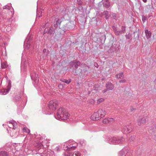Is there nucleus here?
Masks as SVG:
<instances>
[{"instance_id": "f257e3e1", "label": "nucleus", "mask_w": 156, "mask_h": 156, "mask_svg": "<svg viewBox=\"0 0 156 156\" xmlns=\"http://www.w3.org/2000/svg\"><path fill=\"white\" fill-rule=\"evenodd\" d=\"M69 115L65 108H60L58 110L55 117L59 120H66L69 119Z\"/></svg>"}, {"instance_id": "f03ea898", "label": "nucleus", "mask_w": 156, "mask_h": 156, "mask_svg": "<svg viewBox=\"0 0 156 156\" xmlns=\"http://www.w3.org/2000/svg\"><path fill=\"white\" fill-rule=\"evenodd\" d=\"M106 113L104 110L99 109L91 115V119L94 121L98 120L104 117Z\"/></svg>"}, {"instance_id": "7ed1b4c3", "label": "nucleus", "mask_w": 156, "mask_h": 156, "mask_svg": "<svg viewBox=\"0 0 156 156\" xmlns=\"http://www.w3.org/2000/svg\"><path fill=\"white\" fill-rule=\"evenodd\" d=\"M74 25L71 22L66 20H63L62 23V29L65 32L73 29Z\"/></svg>"}, {"instance_id": "20e7f679", "label": "nucleus", "mask_w": 156, "mask_h": 156, "mask_svg": "<svg viewBox=\"0 0 156 156\" xmlns=\"http://www.w3.org/2000/svg\"><path fill=\"white\" fill-rule=\"evenodd\" d=\"M58 101L55 100H51L48 104V107L49 111L48 114H51V113L54 111L56 109L58 105Z\"/></svg>"}, {"instance_id": "39448f33", "label": "nucleus", "mask_w": 156, "mask_h": 156, "mask_svg": "<svg viewBox=\"0 0 156 156\" xmlns=\"http://www.w3.org/2000/svg\"><path fill=\"white\" fill-rule=\"evenodd\" d=\"M109 143H112L113 144L122 143L124 142V138L122 137H113L108 139Z\"/></svg>"}, {"instance_id": "423d86ee", "label": "nucleus", "mask_w": 156, "mask_h": 156, "mask_svg": "<svg viewBox=\"0 0 156 156\" xmlns=\"http://www.w3.org/2000/svg\"><path fill=\"white\" fill-rule=\"evenodd\" d=\"M133 126L130 124L129 125L126 126L122 129V131L124 133H128L133 131Z\"/></svg>"}, {"instance_id": "0eeeda50", "label": "nucleus", "mask_w": 156, "mask_h": 156, "mask_svg": "<svg viewBox=\"0 0 156 156\" xmlns=\"http://www.w3.org/2000/svg\"><path fill=\"white\" fill-rule=\"evenodd\" d=\"M81 63L79 61L74 60L70 62L69 64V65L71 67L73 68V69L78 68V67L80 65Z\"/></svg>"}, {"instance_id": "6e6552de", "label": "nucleus", "mask_w": 156, "mask_h": 156, "mask_svg": "<svg viewBox=\"0 0 156 156\" xmlns=\"http://www.w3.org/2000/svg\"><path fill=\"white\" fill-rule=\"evenodd\" d=\"M55 32V29L53 27H47L46 28L44 31V34H54Z\"/></svg>"}, {"instance_id": "1a4fd4ad", "label": "nucleus", "mask_w": 156, "mask_h": 156, "mask_svg": "<svg viewBox=\"0 0 156 156\" xmlns=\"http://www.w3.org/2000/svg\"><path fill=\"white\" fill-rule=\"evenodd\" d=\"M148 120V119L146 116L144 117L143 118L140 117L137 121L138 122V125L140 126L143 124L146 123Z\"/></svg>"}, {"instance_id": "9d476101", "label": "nucleus", "mask_w": 156, "mask_h": 156, "mask_svg": "<svg viewBox=\"0 0 156 156\" xmlns=\"http://www.w3.org/2000/svg\"><path fill=\"white\" fill-rule=\"evenodd\" d=\"M105 87L108 90H112L114 88V85L110 82H108L106 84Z\"/></svg>"}, {"instance_id": "9b49d317", "label": "nucleus", "mask_w": 156, "mask_h": 156, "mask_svg": "<svg viewBox=\"0 0 156 156\" xmlns=\"http://www.w3.org/2000/svg\"><path fill=\"white\" fill-rule=\"evenodd\" d=\"M126 31V27L125 26H122L121 27V30H117L115 34L117 36H119L122 34L124 33Z\"/></svg>"}, {"instance_id": "f8f14e48", "label": "nucleus", "mask_w": 156, "mask_h": 156, "mask_svg": "<svg viewBox=\"0 0 156 156\" xmlns=\"http://www.w3.org/2000/svg\"><path fill=\"white\" fill-rule=\"evenodd\" d=\"M110 0H102L103 1V5L104 7L108 9L109 7L110 6Z\"/></svg>"}, {"instance_id": "ddd939ff", "label": "nucleus", "mask_w": 156, "mask_h": 156, "mask_svg": "<svg viewBox=\"0 0 156 156\" xmlns=\"http://www.w3.org/2000/svg\"><path fill=\"white\" fill-rule=\"evenodd\" d=\"M63 20L62 18L61 19H56L55 21L54 22V23L58 24L59 28L62 29V23L63 22Z\"/></svg>"}, {"instance_id": "4468645a", "label": "nucleus", "mask_w": 156, "mask_h": 156, "mask_svg": "<svg viewBox=\"0 0 156 156\" xmlns=\"http://www.w3.org/2000/svg\"><path fill=\"white\" fill-rule=\"evenodd\" d=\"M111 12H109L107 11H104L103 12V14L105 16V18L106 20H108L109 18L111 16Z\"/></svg>"}, {"instance_id": "2eb2a0df", "label": "nucleus", "mask_w": 156, "mask_h": 156, "mask_svg": "<svg viewBox=\"0 0 156 156\" xmlns=\"http://www.w3.org/2000/svg\"><path fill=\"white\" fill-rule=\"evenodd\" d=\"M82 72V69L80 68H76L74 70H73V72L74 73V74L76 75H80Z\"/></svg>"}, {"instance_id": "dca6fc26", "label": "nucleus", "mask_w": 156, "mask_h": 156, "mask_svg": "<svg viewBox=\"0 0 156 156\" xmlns=\"http://www.w3.org/2000/svg\"><path fill=\"white\" fill-rule=\"evenodd\" d=\"M72 153L73 152L71 150L66 151L64 153V156H74Z\"/></svg>"}, {"instance_id": "f3484780", "label": "nucleus", "mask_w": 156, "mask_h": 156, "mask_svg": "<svg viewBox=\"0 0 156 156\" xmlns=\"http://www.w3.org/2000/svg\"><path fill=\"white\" fill-rule=\"evenodd\" d=\"M145 33L146 37L147 39L150 38L151 36V32L149 31L148 30H145Z\"/></svg>"}, {"instance_id": "a211bd4d", "label": "nucleus", "mask_w": 156, "mask_h": 156, "mask_svg": "<svg viewBox=\"0 0 156 156\" xmlns=\"http://www.w3.org/2000/svg\"><path fill=\"white\" fill-rule=\"evenodd\" d=\"M9 92L7 88L0 90V94H6Z\"/></svg>"}, {"instance_id": "6ab92c4d", "label": "nucleus", "mask_w": 156, "mask_h": 156, "mask_svg": "<svg viewBox=\"0 0 156 156\" xmlns=\"http://www.w3.org/2000/svg\"><path fill=\"white\" fill-rule=\"evenodd\" d=\"M99 39L101 40V43L102 44L104 43L106 39L105 35V34H103L100 37Z\"/></svg>"}, {"instance_id": "aec40b11", "label": "nucleus", "mask_w": 156, "mask_h": 156, "mask_svg": "<svg viewBox=\"0 0 156 156\" xmlns=\"http://www.w3.org/2000/svg\"><path fill=\"white\" fill-rule=\"evenodd\" d=\"M43 53L44 55H45L47 58L48 56L49 52L48 50L44 48L43 51Z\"/></svg>"}, {"instance_id": "412c9836", "label": "nucleus", "mask_w": 156, "mask_h": 156, "mask_svg": "<svg viewBox=\"0 0 156 156\" xmlns=\"http://www.w3.org/2000/svg\"><path fill=\"white\" fill-rule=\"evenodd\" d=\"M38 77V74H37L36 73H33L31 75V79L34 81H35L36 78H37Z\"/></svg>"}, {"instance_id": "4be33fe9", "label": "nucleus", "mask_w": 156, "mask_h": 156, "mask_svg": "<svg viewBox=\"0 0 156 156\" xmlns=\"http://www.w3.org/2000/svg\"><path fill=\"white\" fill-rule=\"evenodd\" d=\"M20 94H19L18 95H17L14 98V100L16 101H19L21 98V95Z\"/></svg>"}, {"instance_id": "5701e85b", "label": "nucleus", "mask_w": 156, "mask_h": 156, "mask_svg": "<svg viewBox=\"0 0 156 156\" xmlns=\"http://www.w3.org/2000/svg\"><path fill=\"white\" fill-rule=\"evenodd\" d=\"M113 120L112 118H108L107 119H104L103 121V123L104 124H107L109 123L110 121H112Z\"/></svg>"}, {"instance_id": "b1692460", "label": "nucleus", "mask_w": 156, "mask_h": 156, "mask_svg": "<svg viewBox=\"0 0 156 156\" xmlns=\"http://www.w3.org/2000/svg\"><path fill=\"white\" fill-rule=\"evenodd\" d=\"M126 149L124 148L121 150L119 153V156H122L126 153Z\"/></svg>"}, {"instance_id": "393cba45", "label": "nucleus", "mask_w": 156, "mask_h": 156, "mask_svg": "<svg viewBox=\"0 0 156 156\" xmlns=\"http://www.w3.org/2000/svg\"><path fill=\"white\" fill-rule=\"evenodd\" d=\"M126 154L125 156H131L132 155V151L131 150H128V149H126Z\"/></svg>"}, {"instance_id": "a878e982", "label": "nucleus", "mask_w": 156, "mask_h": 156, "mask_svg": "<svg viewBox=\"0 0 156 156\" xmlns=\"http://www.w3.org/2000/svg\"><path fill=\"white\" fill-rule=\"evenodd\" d=\"M8 153L5 151H2L0 152V156H8Z\"/></svg>"}, {"instance_id": "bb28decb", "label": "nucleus", "mask_w": 156, "mask_h": 156, "mask_svg": "<svg viewBox=\"0 0 156 156\" xmlns=\"http://www.w3.org/2000/svg\"><path fill=\"white\" fill-rule=\"evenodd\" d=\"M6 62H2L1 63V67L2 69H5L8 67Z\"/></svg>"}, {"instance_id": "cd10ccee", "label": "nucleus", "mask_w": 156, "mask_h": 156, "mask_svg": "<svg viewBox=\"0 0 156 156\" xmlns=\"http://www.w3.org/2000/svg\"><path fill=\"white\" fill-rule=\"evenodd\" d=\"M136 136L134 135H133V136H131V137L129 139V141L130 142H131L132 141H133L135 139Z\"/></svg>"}, {"instance_id": "c85d7f7f", "label": "nucleus", "mask_w": 156, "mask_h": 156, "mask_svg": "<svg viewBox=\"0 0 156 156\" xmlns=\"http://www.w3.org/2000/svg\"><path fill=\"white\" fill-rule=\"evenodd\" d=\"M150 133H155L156 131V127L154 126L153 128V129L152 128H151V129H150Z\"/></svg>"}, {"instance_id": "c756f323", "label": "nucleus", "mask_w": 156, "mask_h": 156, "mask_svg": "<svg viewBox=\"0 0 156 156\" xmlns=\"http://www.w3.org/2000/svg\"><path fill=\"white\" fill-rule=\"evenodd\" d=\"M71 79H69V80H66V79H63V80L62 81V82H64L67 84H69L71 82Z\"/></svg>"}, {"instance_id": "7c9ffc66", "label": "nucleus", "mask_w": 156, "mask_h": 156, "mask_svg": "<svg viewBox=\"0 0 156 156\" xmlns=\"http://www.w3.org/2000/svg\"><path fill=\"white\" fill-rule=\"evenodd\" d=\"M81 20L80 21L81 22V23H85L86 22V19L85 17H82L81 18Z\"/></svg>"}, {"instance_id": "2f4dec72", "label": "nucleus", "mask_w": 156, "mask_h": 156, "mask_svg": "<svg viewBox=\"0 0 156 156\" xmlns=\"http://www.w3.org/2000/svg\"><path fill=\"white\" fill-rule=\"evenodd\" d=\"M111 17L113 19H115L116 18V14L115 13H114L113 12H111Z\"/></svg>"}, {"instance_id": "473e14b6", "label": "nucleus", "mask_w": 156, "mask_h": 156, "mask_svg": "<svg viewBox=\"0 0 156 156\" xmlns=\"http://www.w3.org/2000/svg\"><path fill=\"white\" fill-rule=\"evenodd\" d=\"M11 81H9L8 83V85L7 87V89L9 91L11 87Z\"/></svg>"}, {"instance_id": "72a5a7b5", "label": "nucleus", "mask_w": 156, "mask_h": 156, "mask_svg": "<svg viewBox=\"0 0 156 156\" xmlns=\"http://www.w3.org/2000/svg\"><path fill=\"white\" fill-rule=\"evenodd\" d=\"M37 148L39 149H41L43 148V145L41 143H39L37 144Z\"/></svg>"}, {"instance_id": "f704fd0d", "label": "nucleus", "mask_w": 156, "mask_h": 156, "mask_svg": "<svg viewBox=\"0 0 156 156\" xmlns=\"http://www.w3.org/2000/svg\"><path fill=\"white\" fill-rule=\"evenodd\" d=\"M23 130L24 132H26L27 133H29L30 132V130L27 128H24L23 129Z\"/></svg>"}, {"instance_id": "c9c22d12", "label": "nucleus", "mask_w": 156, "mask_h": 156, "mask_svg": "<svg viewBox=\"0 0 156 156\" xmlns=\"http://www.w3.org/2000/svg\"><path fill=\"white\" fill-rule=\"evenodd\" d=\"M125 37L127 39H129L132 37V35L129 33L125 35Z\"/></svg>"}, {"instance_id": "e433bc0d", "label": "nucleus", "mask_w": 156, "mask_h": 156, "mask_svg": "<svg viewBox=\"0 0 156 156\" xmlns=\"http://www.w3.org/2000/svg\"><path fill=\"white\" fill-rule=\"evenodd\" d=\"M77 2V4L78 5H80V6H81L82 4H83V2L82 0H76Z\"/></svg>"}, {"instance_id": "4c0bfd02", "label": "nucleus", "mask_w": 156, "mask_h": 156, "mask_svg": "<svg viewBox=\"0 0 156 156\" xmlns=\"http://www.w3.org/2000/svg\"><path fill=\"white\" fill-rule=\"evenodd\" d=\"M112 29H113V32H114V34H115V33H116V32L117 30V28L115 26H113L112 27Z\"/></svg>"}, {"instance_id": "58836bf2", "label": "nucleus", "mask_w": 156, "mask_h": 156, "mask_svg": "<svg viewBox=\"0 0 156 156\" xmlns=\"http://www.w3.org/2000/svg\"><path fill=\"white\" fill-rule=\"evenodd\" d=\"M119 75L120 77V79H123L124 78V77L123 75V72H121V73H119Z\"/></svg>"}, {"instance_id": "ea45409f", "label": "nucleus", "mask_w": 156, "mask_h": 156, "mask_svg": "<svg viewBox=\"0 0 156 156\" xmlns=\"http://www.w3.org/2000/svg\"><path fill=\"white\" fill-rule=\"evenodd\" d=\"M75 153L74 155V156H80V154L79 152H75Z\"/></svg>"}, {"instance_id": "a19ab883", "label": "nucleus", "mask_w": 156, "mask_h": 156, "mask_svg": "<svg viewBox=\"0 0 156 156\" xmlns=\"http://www.w3.org/2000/svg\"><path fill=\"white\" fill-rule=\"evenodd\" d=\"M67 148L68 149H70L71 150H74L76 148V147H75V146H72V147H68V146H67Z\"/></svg>"}, {"instance_id": "79ce46f5", "label": "nucleus", "mask_w": 156, "mask_h": 156, "mask_svg": "<svg viewBox=\"0 0 156 156\" xmlns=\"http://www.w3.org/2000/svg\"><path fill=\"white\" fill-rule=\"evenodd\" d=\"M103 100H104V99L102 98H101L99 99L98 100L97 103H98V104H99L102 101H103Z\"/></svg>"}, {"instance_id": "37998d69", "label": "nucleus", "mask_w": 156, "mask_h": 156, "mask_svg": "<svg viewBox=\"0 0 156 156\" xmlns=\"http://www.w3.org/2000/svg\"><path fill=\"white\" fill-rule=\"evenodd\" d=\"M12 124L13 127H15L17 125L16 123L14 121H13V122H12Z\"/></svg>"}, {"instance_id": "c03bdc74", "label": "nucleus", "mask_w": 156, "mask_h": 156, "mask_svg": "<svg viewBox=\"0 0 156 156\" xmlns=\"http://www.w3.org/2000/svg\"><path fill=\"white\" fill-rule=\"evenodd\" d=\"M126 82V80L125 79L121 80L119 81V83H125Z\"/></svg>"}, {"instance_id": "a18cd8bd", "label": "nucleus", "mask_w": 156, "mask_h": 156, "mask_svg": "<svg viewBox=\"0 0 156 156\" xmlns=\"http://www.w3.org/2000/svg\"><path fill=\"white\" fill-rule=\"evenodd\" d=\"M45 154V155L44 156H50V152H48L47 153H46Z\"/></svg>"}, {"instance_id": "49530a36", "label": "nucleus", "mask_w": 156, "mask_h": 156, "mask_svg": "<svg viewBox=\"0 0 156 156\" xmlns=\"http://www.w3.org/2000/svg\"><path fill=\"white\" fill-rule=\"evenodd\" d=\"M116 78L118 79H120V76H119V74H117L116 75Z\"/></svg>"}, {"instance_id": "de8ad7c7", "label": "nucleus", "mask_w": 156, "mask_h": 156, "mask_svg": "<svg viewBox=\"0 0 156 156\" xmlns=\"http://www.w3.org/2000/svg\"><path fill=\"white\" fill-rule=\"evenodd\" d=\"M134 108H133V107H131L130 110L131 111V112H133L134 110Z\"/></svg>"}, {"instance_id": "09e8293b", "label": "nucleus", "mask_w": 156, "mask_h": 156, "mask_svg": "<svg viewBox=\"0 0 156 156\" xmlns=\"http://www.w3.org/2000/svg\"><path fill=\"white\" fill-rule=\"evenodd\" d=\"M58 26V24H56L55 23H54V27L55 28V29H56L57 28V27Z\"/></svg>"}, {"instance_id": "8fccbe9b", "label": "nucleus", "mask_w": 156, "mask_h": 156, "mask_svg": "<svg viewBox=\"0 0 156 156\" xmlns=\"http://www.w3.org/2000/svg\"><path fill=\"white\" fill-rule=\"evenodd\" d=\"M108 91V90H107V89L106 88V89L105 90H103L102 91V93H103L106 92V91Z\"/></svg>"}, {"instance_id": "3c124183", "label": "nucleus", "mask_w": 156, "mask_h": 156, "mask_svg": "<svg viewBox=\"0 0 156 156\" xmlns=\"http://www.w3.org/2000/svg\"><path fill=\"white\" fill-rule=\"evenodd\" d=\"M50 156H53V152H50Z\"/></svg>"}, {"instance_id": "603ef678", "label": "nucleus", "mask_w": 156, "mask_h": 156, "mask_svg": "<svg viewBox=\"0 0 156 156\" xmlns=\"http://www.w3.org/2000/svg\"><path fill=\"white\" fill-rule=\"evenodd\" d=\"M139 37H140V35H139V34H138L137 37H136V38H137V39H139Z\"/></svg>"}, {"instance_id": "864d4df0", "label": "nucleus", "mask_w": 156, "mask_h": 156, "mask_svg": "<svg viewBox=\"0 0 156 156\" xmlns=\"http://www.w3.org/2000/svg\"><path fill=\"white\" fill-rule=\"evenodd\" d=\"M13 121H14L12 120V121H9V123H11L12 124V122H13Z\"/></svg>"}, {"instance_id": "5fc2aeb1", "label": "nucleus", "mask_w": 156, "mask_h": 156, "mask_svg": "<svg viewBox=\"0 0 156 156\" xmlns=\"http://www.w3.org/2000/svg\"><path fill=\"white\" fill-rule=\"evenodd\" d=\"M142 1L145 3L146 2H147V0H142Z\"/></svg>"}, {"instance_id": "6e6d98bb", "label": "nucleus", "mask_w": 156, "mask_h": 156, "mask_svg": "<svg viewBox=\"0 0 156 156\" xmlns=\"http://www.w3.org/2000/svg\"><path fill=\"white\" fill-rule=\"evenodd\" d=\"M94 64H95V65H97V66H97V67L98 68V65L97 63H94Z\"/></svg>"}, {"instance_id": "4d7b16f0", "label": "nucleus", "mask_w": 156, "mask_h": 156, "mask_svg": "<svg viewBox=\"0 0 156 156\" xmlns=\"http://www.w3.org/2000/svg\"><path fill=\"white\" fill-rule=\"evenodd\" d=\"M94 66H95L96 67H97V65H96L95 64H94Z\"/></svg>"}, {"instance_id": "13d9d810", "label": "nucleus", "mask_w": 156, "mask_h": 156, "mask_svg": "<svg viewBox=\"0 0 156 156\" xmlns=\"http://www.w3.org/2000/svg\"><path fill=\"white\" fill-rule=\"evenodd\" d=\"M144 19H143H143H142V20H143V21H144Z\"/></svg>"}, {"instance_id": "bf43d9fd", "label": "nucleus", "mask_w": 156, "mask_h": 156, "mask_svg": "<svg viewBox=\"0 0 156 156\" xmlns=\"http://www.w3.org/2000/svg\"><path fill=\"white\" fill-rule=\"evenodd\" d=\"M144 19H143H143H142V20H143V21H144Z\"/></svg>"}, {"instance_id": "052dcab7", "label": "nucleus", "mask_w": 156, "mask_h": 156, "mask_svg": "<svg viewBox=\"0 0 156 156\" xmlns=\"http://www.w3.org/2000/svg\"><path fill=\"white\" fill-rule=\"evenodd\" d=\"M102 80H104V78H103L102 79Z\"/></svg>"}, {"instance_id": "680f3d73", "label": "nucleus", "mask_w": 156, "mask_h": 156, "mask_svg": "<svg viewBox=\"0 0 156 156\" xmlns=\"http://www.w3.org/2000/svg\"><path fill=\"white\" fill-rule=\"evenodd\" d=\"M47 24H48V23H47L46 24H45V25H47Z\"/></svg>"}, {"instance_id": "e2e57ef3", "label": "nucleus", "mask_w": 156, "mask_h": 156, "mask_svg": "<svg viewBox=\"0 0 156 156\" xmlns=\"http://www.w3.org/2000/svg\"><path fill=\"white\" fill-rule=\"evenodd\" d=\"M88 93H90V92H89V91H88Z\"/></svg>"}, {"instance_id": "0e129e2a", "label": "nucleus", "mask_w": 156, "mask_h": 156, "mask_svg": "<svg viewBox=\"0 0 156 156\" xmlns=\"http://www.w3.org/2000/svg\"><path fill=\"white\" fill-rule=\"evenodd\" d=\"M88 93H90V92H89V91H88Z\"/></svg>"}, {"instance_id": "69168bd1", "label": "nucleus", "mask_w": 156, "mask_h": 156, "mask_svg": "<svg viewBox=\"0 0 156 156\" xmlns=\"http://www.w3.org/2000/svg\"><path fill=\"white\" fill-rule=\"evenodd\" d=\"M88 93H90V92H89V91H88Z\"/></svg>"}, {"instance_id": "338daca9", "label": "nucleus", "mask_w": 156, "mask_h": 156, "mask_svg": "<svg viewBox=\"0 0 156 156\" xmlns=\"http://www.w3.org/2000/svg\"><path fill=\"white\" fill-rule=\"evenodd\" d=\"M38 17H40V16H38Z\"/></svg>"}, {"instance_id": "774afa93", "label": "nucleus", "mask_w": 156, "mask_h": 156, "mask_svg": "<svg viewBox=\"0 0 156 156\" xmlns=\"http://www.w3.org/2000/svg\"><path fill=\"white\" fill-rule=\"evenodd\" d=\"M53 156H55V155L53 154Z\"/></svg>"}]
</instances>
